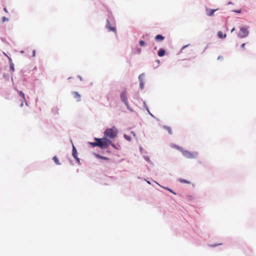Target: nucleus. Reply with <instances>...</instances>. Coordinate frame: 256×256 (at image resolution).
Wrapping results in <instances>:
<instances>
[{"label": "nucleus", "mask_w": 256, "mask_h": 256, "mask_svg": "<svg viewBox=\"0 0 256 256\" xmlns=\"http://www.w3.org/2000/svg\"><path fill=\"white\" fill-rule=\"evenodd\" d=\"M165 53V50L162 48H160L158 52V55L159 56L162 57L164 56Z\"/></svg>", "instance_id": "10"}, {"label": "nucleus", "mask_w": 256, "mask_h": 256, "mask_svg": "<svg viewBox=\"0 0 256 256\" xmlns=\"http://www.w3.org/2000/svg\"><path fill=\"white\" fill-rule=\"evenodd\" d=\"M140 44L142 46H144L146 45V42L144 40H140Z\"/></svg>", "instance_id": "17"}, {"label": "nucleus", "mask_w": 256, "mask_h": 256, "mask_svg": "<svg viewBox=\"0 0 256 256\" xmlns=\"http://www.w3.org/2000/svg\"><path fill=\"white\" fill-rule=\"evenodd\" d=\"M18 93H19L20 96H21L22 97V98H23V100H24L25 102H26L24 94L23 92H22V91H19V92H18ZM26 104H27L26 102Z\"/></svg>", "instance_id": "15"}, {"label": "nucleus", "mask_w": 256, "mask_h": 256, "mask_svg": "<svg viewBox=\"0 0 256 256\" xmlns=\"http://www.w3.org/2000/svg\"><path fill=\"white\" fill-rule=\"evenodd\" d=\"M77 154H78V153H77L76 148H75V146H72V156L76 160H80V159L77 156Z\"/></svg>", "instance_id": "8"}, {"label": "nucleus", "mask_w": 256, "mask_h": 256, "mask_svg": "<svg viewBox=\"0 0 256 256\" xmlns=\"http://www.w3.org/2000/svg\"><path fill=\"white\" fill-rule=\"evenodd\" d=\"M52 160H58L56 156H54L52 158Z\"/></svg>", "instance_id": "24"}, {"label": "nucleus", "mask_w": 256, "mask_h": 256, "mask_svg": "<svg viewBox=\"0 0 256 256\" xmlns=\"http://www.w3.org/2000/svg\"><path fill=\"white\" fill-rule=\"evenodd\" d=\"M218 36L219 38H225L226 36V34H223L222 32L221 31H219L218 33Z\"/></svg>", "instance_id": "12"}, {"label": "nucleus", "mask_w": 256, "mask_h": 256, "mask_svg": "<svg viewBox=\"0 0 256 256\" xmlns=\"http://www.w3.org/2000/svg\"><path fill=\"white\" fill-rule=\"evenodd\" d=\"M221 58H222V57H220V56H219V57L218 58V60H219V59H221Z\"/></svg>", "instance_id": "34"}, {"label": "nucleus", "mask_w": 256, "mask_h": 256, "mask_svg": "<svg viewBox=\"0 0 256 256\" xmlns=\"http://www.w3.org/2000/svg\"><path fill=\"white\" fill-rule=\"evenodd\" d=\"M186 46H184V47L182 48V50Z\"/></svg>", "instance_id": "35"}, {"label": "nucleus", "mask_w": 256, "mask_h": 256, "mask_svg": "<svg viewBox=\"0 0 256 256\" xmlns=\"http://www.w3.org/2000/svg\"><path fill=\"white\" fill-rule=\"evenodd\" d=\"M248 31L247 28L242 27L238 34V36L240 38H244L247 36L248 34Z\"/></svg>", "instance_id": "4"}, {"label": "nucleus", "mask_w": 256, "mask_h": 256, "mask_svg": "<svg viewBox=\"0 0 256 256\" xmlns=\"http://www.w3.org/2000/svg\"><path fill=\"white\" fill-rule=\"evenodd\" d=\"M4 54L8 58V60H10V61H12L11 58H10V57H8V55H7L6 54H5L4 52Z\"/></svg>", "instance_id": "22"}, {"label": "nucleus", "mask_w": 256, "mask_h": 256, "mask_svg": "<svg viewBox=\"0 0 256 256\" xmlns=\"http://www.w3.org/2000/svg\"><path fill=\"white\" fill-rule=\"evenodd\" d=\"M96 142H90V144L93 147L98 146L101 148H107L110 145H111L116 149L119 150L120 145L116 146L112 143V142L106 138H94Z\"/></svg>", "instance_id": "1"}, {"label": "nucleus", "mask_w": 256, "mask_h": 256, "mask_svg": "<svg viewBox=\"0 0 256 256\" xmlns=\"http://www.w3.org/2000/svg\"><path fill=\"white\" fill-rule=\"evenodd\" d=\"M96 158H104L105 160H107V158H103V157H102L100 156V155L98 154H96Z\"/></svg>", "instance_id": "19"}, {"label": "nucleus", "mask_w": 256, "mask_h": 256, "mask_svg": "<svg viewBox=\"0 0 256 256\" xmlns=\"http://www.w3.org/2000/svg\"><path fill=\"white\" fill-rule=\"evenodd\" d=\"M238 13L240 12V10L236 11Z\"/></svg>", "instance_id": "31"}, {"label": "nucleus", "mask_w": 256, "mask_h": 256, "mask_svg": "<svg viewBox=\"0 0 256 256\" xmlns=\"http://www.w3.org/2000/svg\"><path fill=\"white\" fill-rule=\"evenodd\" d=\"M216 10H217V9L212 10V9L206 8V13L207 16H212L214 15V12Z\"/></svg>", "instance_id": "7"}, {"label": "nucleus", "mask_w": 256, "mask_h": 256, "mask_svg": "<svg viewBox=\"0 0 256 256\" xmlns=\"http://www.w3.org/2000/svg\"><path fill=\"white\" fill-rule=\"evenodd\" d=\"M74 98L76 99L77 102H80L81 99V96L80 94H78L77 92H74L72 93Z\"/></svg>", "instance_id": "6"}, {"label": "nucleus", "mask_w": 256, "mask_h": 256, "mask_svg": "<svg viewBox=\"0 0 256 256\" xmlns=\"http://www.w3.org/2000/svg\"><path fill=\"white\" fill-rule=\"evenodd\" d=\"M8 18H6L4 16L2 17V22H4L6 21H8Z\"/></svg>", "instance_id": "18"}, {"label": "nucleus", "mask_w": 256, "mask_h": 256, "mask_svg": "<svg viewBox=\"0 0 256 256\" xmlns=\"http://www.w3.org/2000/svg\"><path fill=\"white\" fill-rule=\"evenodd\" d=\"M32 54H33V56H34L35 54H36V50H33Z\"/></svg>", "instance_id": "25"}, {"label": "nucleus", "mask_w": 256, "mask_h": 256, "mask_svg": "<svg viewBox=\"0 0 256 256\" xmlns=\"http://www.w3.org/2000/svg\"><path fill=\"white\" fill-rule=\"evenodd\" d=\"M144 158H145V160H149L150 158L148 157H144Z\"/></svg>", "instance_id": "27"}, {"label": "nucleus", "mask_w": 256, "mask_h": 256, "mask_svg": "<svg viewBox=\"0 0 256 256\" xmlns=\"http://www.w3.org/2000/svg\"><path fill=\"white\" fill-rule=\"evenodd\" d=\"M4 12H8V10H7V9H6V8H4Z\"/></svg>", "instance_id": "26"}, {"label": "nucleus", "mask_w": 256, "mask_h": 256, "mask_svg": "<svg viewBox=\"0 0 256 256\" xmlns=\"http://www.w3.org/2000/svg\"><path fill=\"white\" fill-rule=\"evenodd\" d=\"M163 128L164 130H167L168 132L170 134H172V130L170 126H163Z\"/></svg>", "instance_id": "11"}, {"label": "nucleus", "mask_w": 256, "mask_h": 256, "mask_svg": "<svg viewBox=\"0 0 256 256\" xmlns=\"http://www.w3.org/2000/svg\"><path fill=\"white\" fill-rule=\"evenodd\" d=\"M118 133V131L116 128L114 127L106 129L104 132V137L108 138H114L116 136Z\"/></svg>", "instance_id": "3"}, {"label": "nucleus", "mask_w": 256, "mask_h": 256, "mask_svg": "<svg viewBox=\"0 0 256 256\" xmlns=\"http://www.w3.org/2000/svg\"><path fill=\"white\" fill-rule=\"evenodd\" d=\"M10 68L12 70V71H14V66L13 64H10Z\"/></svg>", "instance_id": "21"}, {"label": "nucleus", "mask_w": 256, "mask_h": 256, "mask_svg": "<svg viewBox=\"0 0 256 256\" xmlns=\"http://www.w3.org/2000/svg\"><path fill=\"white\" fill-rule=\"evenodd\" d=\"M172 146L181 151L183 154L187 158H196V156L197 155V153L196 152H190L183 150L182 148H180L176 144H172Z\"/></svg>", "instance_id": "2"}, {"label": "nucleus", "mask_w": 256, "mask_h": 256, "mask_svg": "<svg viewBox=\"0 0 256 256\" xmlns=\"http://www.w3.org/2000/svg\"><path fill=\"white\" fill-rule=\"evenodd\" d=\"M234 30V28L232 30L231 32H233Z\"/></svg>", "instance_id": "33"}, {"label": "nucleus", "mask_w": 256, "mask_h": 256, "mask_svg": "<svg viewBox=\"0 0 256 256\" xmlns=\"http://www.w3.org/2000/svg\"><path fill=\"white\" fill-rule=\"evenodd\" d=\"M178 181L181 182V183H183V184H190V182L187 180H184V179H182V178H180L178 179Z\"/></svg>", "instance_id": "14"}, {"label": "nucleus", "mask_w": 256, "mask_h": 256, "mask_svg": "<svg viewBox=\"0 0 256 256\" xmlns=\"http://www.w3.org/2000/svg\"><path fill=\"white\" fill-rule=\"evenodd\" d=\"M141 52V50L140 49H138V53L140 54Z\"/></svg>", "instance_id": "30"}, {"label": "nucleus", "mask_w": 256, "mask_h": 256, "mask_svg": "<svg viewBox=\"0 0 256 256\" xmlns=\"http://www.w3.org/2000/svg\"><path fill=\"white\" fill-rule=\"evenodd\" d=\"M120 98L126 106L128 105V101L126 91H124L122 92L120 94Z\"/></svg>", "instance_id": "5"}, {"label": "nucleus", "mask_w": 256, "mask_h": 256, "mask_svg": "<svg viewBox=\"0 0 256 256\" xmlns=\"http://www.w3.org/2000/svg\"><path fill=\"white\" fill-rule=\"evenodd\" d=\"M245 45H246V44H243L242 45V48H244Z\"/></svg>", "instance_id": "28"}, {"label": "nucleus", "mask_w": 256, "mask_h": 256, "mask_svg": "<svg viewBox=\"0 0 256 256\" xmlns=\"http://www.w3.org/2000/svg\"><path fill=\"white\" fill-rule=\"evenodd\" d=\"M165 188L168 190V191L170 192H171L174 194L170 189L168 188Z\"/></svg>", "instance_id": "23"}, {"label": "nucleus", "mask_w": 256, "mask_h": 256, "mask_svg": "<svg viewBox=\"0 0 256 256\" xmlns=\"http://www.w3.org/2000/svg\"><path fill=\"white\" fill-rule=\"evenodd\" d=\"M144 76L142 74L138 76V79L140 80V86L141 88H144V86L143 80H142Z\"/></svg>", "instance_id": "9"}, {"label": "nucleus", "mask_w": 256, "mask_h": 256, "mask_svg": "<svg viewBox=\"0 0 256 256\" xmlns=\"http://www.w3.org/2000/svg\"><path fill=\"white\" fill-rule=\"evenodd\" d=\"M124 137L127 140H130V138L128 136H127L126 135H124Z\"/></svg>", "instance_id": "20"}, {"label": "nucleus", "mask_w": 256, "mask_h": 256, "mask_svg": "<svg viewBox=\"0 0 256 256\" xmlns=\"http://www.w3.org/2000/svg\"><path fill=\"white\" fill-rule=\"evenodd\" d=\"M106 28L108 30L110 31H113L115 32L116 30V28L114 27H111L109 25L106 26Z\"/></svg>", "instance_id": "16"}, {"label": "nucleus", "mask_w": 256, "mask_h": 256, "mask_svg": "<svg viewBox=\"0 0 256 256\" xmlns=\"http://www.w3.org/2000/svg\"><path fill=\"white\" fill-rule=\"evenodd\" d=\"M155 40L157 41H162L164 40V37L162 35L158 34L155 37Z\"/></svg>", "instance_id": "13"}, {"label": "nucleus", "mask_w": 256, "mask_h": 256, "mask_svg": "<svg viewBox=\"0 0 256 256\" xmlns=\"http://www.w3.org/2000/svg\"><path fill=\"white\" fill-rule=\"evenodd\" d=\"M24 106V104L22 102V104H20V106L22 107V106Z\"/></svg>", "instance_id": "32"}, {"label": "nucleus", "mask_w": 256, "mask_h": 256, "mask_svg": "<svg viewBox=\"0 0 256 256\" xmlns=\"http://www.w3.org/2000/svg\"><path fill=\"white\" fill-rule=\"evenodd\" d=\"M55 162H56V163L57 164H60L59 161L56 160V161H55Z\"/></svg>", "instance_id": "29"}]
</instances>
